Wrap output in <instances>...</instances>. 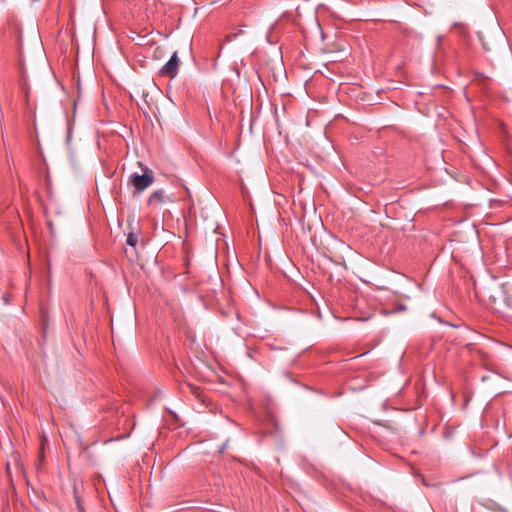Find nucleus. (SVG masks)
Returning <instances> with one entry per match:
<instances>
[{
    "label": "nucleus",
    "instance_id": "obj_1",
    "mask_svg": "<svg viewBox=\"0 0 512 512\" xmlns=\"http://www.w3.org/2000/svg\"><path fill=\"white\" fill-rule=\"evenodd\" d=\"M138 164L141 167L143 174L132 173L129 176V183L132 184L137 192H143L154 183L155 178L151 169L147 166H143L141 162H138Z\"/></svg>",
    "mask_w": 512,
    "mask_h": 512
},
{
    "label": "nucleus",
    "instance_id": "obj_2",
    "mask_svg": "<svg viewBox=\"0 0 512 512\" xmlns=\"http://www.w3.org/2000/svg\"><path fill=\"white\" fill-rule=\"evenodd\" d=\"M179 68V59L177 56V52H174L168 62L161 68L160 74L162 76H167L170 78H174L177 75Z\"/></svg>",
    "mask_w": 512,
    "mask_h": 512
},
{
    "label": "nucleus",
    "instance_id": "obj_3",
    "mask_svg": "<svg viewBox=\"0 0 512 512\" xmlns=\"http://www.w3.org/2000/svg\"><path fill=\"white\" fill-rule=\"evenodd\" d=\"M167 197L163 189L154 191L148 198V205H162L166 203Z\"/></svg>",
    "mask_w": 512,
    "mask_h": 512
},
{
    "label": "nucleus",
    "instance_id": "obj_4",
    "mask_svg": "<svg viewBox=\"0 0 512 512\" xmlns=\"http://www.w3.org/2000/svg\"><path fill=\"white\" fill-rule=\"evenodd\" d=\"M138 238L134 233H129L127 235L126 243L132 247H135L137 244Z\"/></svg>",
    "mask_w": 512,
    "mask_h": 512
}]
</instances>
